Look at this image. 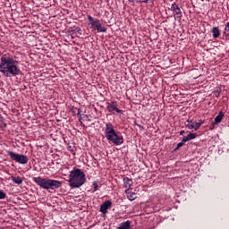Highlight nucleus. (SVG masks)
Listing matches in <instances>:
<instances>
[{
  "label": "nucleus",
  "mask_w": 229,
  "mask_h": 229,
  "mask_svg": "<svg viewBox=\"0 0 229 229\" xmlns=\"http://www.w3.org/2000/svg\"><path fill=\"white\" fill-rule=\"evenodd\" d=\"M198 137V134L191 132L187 135V137L183 138L186 142H189V140H194Z\"/></svg>",
  "instance_id": "2eb2a0df"
},
{
  "label": "nucleus",
  "mask_w": 229,
  "mask_h": 229,
  "mask_svg": "<svg viewBox=\"0 0 229 229\" xmlns=\"http://www.w3.org/2000/svg\"><path fill=\"white\" fill-rule=\"evenodd\" d=\"M76 30H77V31H81V30L80 28H77Z\"/></svg>",
  "instance_id": "cd10ccee"
},
{
  "label": "nucleus",
  "mask_w": 229,
  "mask_h": 229,
  "mask_svg": "<svg viewBox=\"0 0 229 229\" xmlns=\"http://www.w3.org/2000/svg\"><path fill=\"white\" fill-rule=\"evenodd\" d=\"M170 10L173 12L175 21H182V17H183V14L182 13V9H180L177 3H173L171 4Z\"/></svg>",
  "instance_id": "0eeeda50"
},
{
  "label": "nucleus",
  "mask_w": 229,
  "mask_h": 229,
  "mask_svg": "<svg viewBox=\"0 0 229 229\" xmlns=\"http://www.w3.org/2000/svg\"><path fill=\"white\" fill-rule=\"evenodd\" d=\"M106 105V110L110 112V114H114V112H116V114H123V111L117 107V102H107Z\"/></svg>",
  "instance_id": "1a4fd4ad"
},
{
  "label": "nucleus",
  "mask_w": 229,
  "mask_h": 229,
  "mask_svg": "<svg viewBox=\"0 0 229 229\" xmlns=\"http://www.w3.org/2000/svg\"><path fill=\"white\" fill-rule=\"evenodd\" d=\"M83 118H84V119H89V115L83 114Z\"/></svg>",
  "instance_id": "a878e982"
},
{
  "label": "nucleus",
  "mask_w": 229,
  "mask_h": 229,
  "mask_svg": "<svg viewBox=\"0 0 229 229\" xmlns=\"http://www.w3.org/2000/svg\"><path fill=\"white\" fill-rule=\"evenodd\" d=\"M6 199V193L3 190H0V199Z\"/></svg>",
  "instance_id": "6ab92c4d"
},
{
  "label": "nucleus",
  "mask_w": 229,
  "mask_h": 229,
  "mask_svg": "<svg viewBox=\"0 0 229 229\" xmlns=\"http://www.w3.org/2000/svg\"><path fill=\"white\" fill-rule=\"evenodd\" d=\"M130 3H147V4H149V3H153V1L155 0H129Z\"/></svg>",
  "instance_id": "a211bd4d"
},
{
  "label": "nucleus",
  "mask_w": 229,
  "mask_h": 229,
  "mask_svg": "<svg viewBox=\"0 0 229 229\" xmlns=\"http://www.w3.org/2000/svg\"><path fill=\"white\" fill-rule=\"evenodd\" d=\"M224 34L225 35V39L229 40V21L225 25Z\"/></svg>",
  "instance_id": "f3484780"
},
{
  "label": "nucleus",
  "mask_w": 229,
  "mask_h": 229,
  "mask_svg": "<svg viewBox=\"0 0 229 229\" xmlns=\"http://www.w3.org/2000/svg\"><path fill=\"white\" fill-rule=\"evenodd\" d=\"M205 121L200 120L199 123L194 122L193 120H187L185 122V126L188 128V130H195V131H198L199 128H201V124H204Z\"/></svg>",
  "instance_id": "6e6552de"
},
{
  "label": "nucleus",
  "mask_w": 229,
  "mask_h": 229,
  "mask_svg": "<svg viewBox=\"0 0 229 229\" xmlns=\"http://www.w3.org/2000/svg\"><path fill=\"white\" fill-rule=\"evenodd\" d=\"M183 133H185V131H180V135H183Z\"/></svg>",
  "instance_id": "bb28decb"
},
{
  "label": "nucleus",
  "mask_w": 229,
  "mask_h": 229,
  "mask_svg": "<svg viewBox=\"0 0 229 229\" xmlns=\"http://www.w3.org/2000/svg\"><path fill=\"white\" fill-rule=\"evenodd\" d=\"M77 115H78V117H81V109H78Z\"/></svg>",
  "instance_id": "4be33fe9"
},
{
  "label": "nucleus",
  "mask_w": 229,
  "mask_h": 229,
  "mask_svg": "<svg viewBox=\"0 0 229 229\" xmlns=\"http://www.w3.org/2000/svg\"><path fill=\"white\" fill-rule=\"evenodd\" d=\"M104 131L106 140L112 142L113 144H114V146H121L122 144H123L124 139L123 138V135L117 134L112 123H106V128Z\"/></svg>",
  "instance_id": "7ed1b4c3"
},
{
  "label": "nucleus",
  "mask_w": 229,
  "mask_h": 229,
  "mask_svg": "<svg viewBox=\"0 0 229 229\" xmlns=\"http://www.w3.org/2000/svg\"><path fill=\"white\" fill-rule=\"evenodd\" d=\"M33 182L46 191H55V189H60V187H62V182L49 178H42L40 176L34 177Z\"/></svg>",
  "instance_id": "20e7f679"
},
{
  "label": "nucleus",
  "mask_w": 229,
  "mask_h": 229,
  "mask_svg": "<svg viewBox=\"0 0 229 229\" xmlns=\"http://www.w3.org/2000/svg\"><path fill=\"white\" fill-rule=\"evenodd\" d=\"M185 142H187V141L184 140V139H182V141L177 144V148L175 149H180V148H182V146H183V144H185Z\"/></svg>",
  "instance_id": "aec40b11"
},
{
  "label": "nucleus",
  "mask_w": 229,
  "mask_h": 229,
  "mask_svg": "<svg viewBox=\"0 0 229 229\" xmlns=\"http://www.w3.org/2000/svg\"><path fill=\"white\" fill-rule=\"evenodd\" d=\"M136 126H138V128H140V130H144V126L139 124V123H136Z\"/></svg>",
  "instance_id": "b1692460"
},
{
  "label": "nucleus",
  "mask_w": 229,
  "mask_h": 229,
  "mask_svg": "<svg viewBox=\"0 0 229 229\" xmlns=\"http://www.w3.org/2000/svg\"><path fill=\"white\" fill-rule=\"evenodd\" d=\"M68 182L71 189H80L87 182L85 172L80 168L73 167L70 172Z\"/></svg>",
  "instance_id": "f03ea898"
},
{
  "label": "nucleus",
  "mask_w": 229,
  "mask_h": 229,
  "mask_svg": "<svg viewBox=\"0 0 229 229\" xmlns=\"http://www.w3.org/2000/svg\"><path fill=\"white\" fill-rule=\"evenodd\" d=\"M19 62L13 57L4 55L0 62V72L5 78H12V76H19L21 74V68H19Z\"/></svg>",
  "instance_id": "f257e3e1"
},
{
  "label": "nucleus",
  "mask_w": 229,
  "mask_h": 229,
  "mask_svg": "<svg viewBox=\"0 0 229 229\" xmlns=\"http://www.w3.org/2000/svg\"><path fill=\"white\" fill-rule=\"evenodd\" d=\"M123 187L125 191H131V180L130 178H123Z\"/></svg>",
  "instance_id": "9b49d317"
},
{
  "label": "nucleus",
  "mask_w": 229,
  "mask_h": 229,
  "mask_svg": "<svg viewBox=\"0 0 229 229\" xmlns=\"http://www.w3.org/2000/svg\"><path fill=\"white\" fill-rule=\"evenodd\" d=\"M211 32L213 34V38H219L221 36V30H219V28L217 27H213Z\"/></svg>",
  "instance_id": "4468645a"
},
{
  "label": "nucleus",
  "mask_w": 229,
  "mask_h": 229,
  "mask_svg": "<svg viewBox=\"0 0 229 229\" xmlns=\"http://www.w3.org/2000/svg\"><path fill=\"white\" fill-rule=\"evenodd\" d=\"M12 181L13 183H16V185H21L22 184V179L19 176H12Z\"/></svg>",
  "instance_id": "dca6fc26"
},
{
  "label": "nucleus",
  "mask_w": 229,
  "mask_h": 229,
  "mask_svg": "<svg viewBox=\"0 0 229 229\" xmlns=\"http://www.w3.org/2000/svg\"><path fill=\"white\" fill-rule=\"evenodd\" d=\"M220 94H221V91H219V90H216V98H219Z\"/></svg>",
  "instance_id": "5701e85b"
},
{
  "label": "nucleus",
  "mask_w": 229,
  "mask_h": 229,
  "mask_svg": "<svg viewBox=\"0 0 229 229\" xmlns=\"http://www.w3.org/2000/svg\"><path fill=\"white\" fill-rule=\"evenodd\" d=\"M7 155L10 157L11 160H14L17 164H21L22 165L28 164V157L22 154H17L15 152L7 151Z\"/></svg>",
  "instance_id": "423d86ee"
},
{
  "label": "nucleus",
  "mask_w": 229,
  "mask_h": 229,
  "mask_svg": "<svg viewBox=\"0 0 229 229\" xmlns=\"http://www.w3.org/2000/svg\"><path fill=\"white\" fill-rule=\"evenodd\" d=\"M112 207V201L111 200H106L101 206H100V212L102 214H106L107 210Z\"/></svg>",
  "instance_id": "9d476101"
},
{
  "label": "nucleus",
  "mask_w": 229,
  "mask_h": 229,
  "mask_svg": "<svg viewBox=\"0 0 229 229\" xmlns=\"http://www.w3.org/2000/svg\"><path fill=\"white\" fill-rule=\"evenodd\" d=\"M125 194H127V198L130 201L137 199V194L135 192H131L130 190H125Z\"/></svg>",
  "instance_id": "ddd939ff"
},
{
  "label": "nucleus",
  "mask_w": 229,
  "mask_h": 229,
  "mask_svg": "<svg viewBox=\"0 0 229 229\" xmlns=\"http://www.w3.org/2000/svg\"><path fill=\"white\" fill-rule=\"evenodd\" d=\"M223 117H225V113L220 111L218 113V115L215 117V120L212 123V124H219V123H221V121H223Z\"/></svg>",
  "instance_id": "f8f14e48"
},
{
  "label": "nucleus",
  "mask_w": 229,
  "mask_h": 229,
  "mask_svg": "<svg viewBox=\"0 0 229 229\" xmlns=\"http://www.w3.org/2000/svg\"><path fill=\"white\" fill-rule=\"evenodd\" d=\"M136 126H138V128H140V130H144V126L139 124V123H136Z\"/></svg>",
  "instance_id": "393cba45"
},
{
  "label": "nucleus",
  "mask_w": 229,
  "mask_h": 229,
  "mask_svg": "<svg viewBox=\"0 0 229 229\" xmlns=\"http://www.w3.org/2000/svg\"><path fill=\"white\" fill-rule=\"evenodd\" d=\"M88 24L93 31H98V33H106V27L101 24V21L97 18L88 15Z\"/></svg>",
  "instance_id": "39448f33"
},
{
  "label": "nucleus",
  "mask_w": 229,
  "mask_h": 229,
  "mask_svg": "<svg viewBox=\"0 0 229 229\" xmlns=\"http://www.w3.org/2000/svg\"><path fill=\"white\" fill-rule=\"evenodd\" d=\"M92 185H93V188H94L93 192H96L98 191V182L94 181L92 182Z\"/></svg>",
  "instance_id": "412c9836"
},
{
  "label": "nucleus",
  "mask_w": 229,
  "mask_h": 229,
  "mask_svg": "<svg viewBox=\"0 0 229 229\" xmlns=\"http://www.w3.org/2000/svg\"><path fill=\"white\" fill-rule=\"evenodd\" d=\"M82 119H83V117H81H81H79V121H81Z\"/></svg>",
  "instance_id": "c85d7f7f"
}]
</instances>
